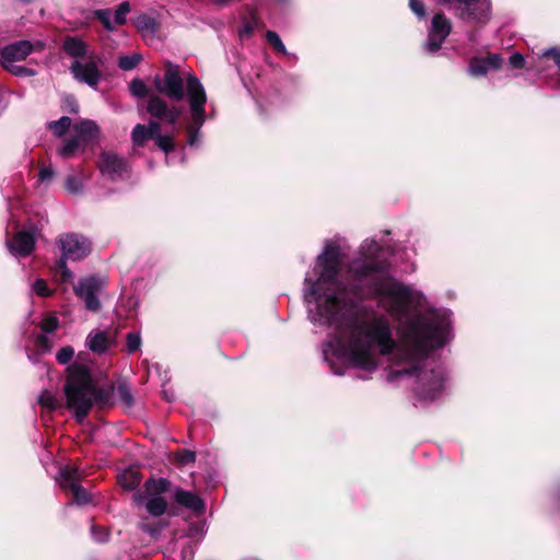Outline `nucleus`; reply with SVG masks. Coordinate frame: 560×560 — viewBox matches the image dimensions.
Segmentation results:
<instances>
[{
	"label": "nucleus",
	"mask_w": 560,
	"mask_h": 560,
	"mask_svg": "<svg viewBox=\"0 0 560 560\" xmlns=\"http://www.w3.org/2000/svg\"><path fill=\"white\" fill-rule=\"evenodd\" d=\"M54 177V170L50 166H42L38 172V178L42 183L49 182Z\"/></svg>",
	"instance_id": "obj_41"
},
{
	"label": "nucleus",
	"mask_w": 560,
	"mask_h": 560,
	"mask_svg": "<svg viewBox=\"0 0 560 560\" xmlns=\"http://www.w3.org/2000/svg\"><path fill=\"white\" fill-rule=\"evenodd\" d=\"M74 136L86 147L98 138V127L92 120H82L73 126Z\"/></svg>",
	"instance_id": "obj_14"
},
{
	"label": "nucleus",
	"mask_w": 560,
	"mask_h": 560,
	"mask_svg": "<svg viewBox=\"0 0 560 560\" xmlns=\"http://www.w3.org/2000/svg\"><path fill=\"white\" fill-rule=\"evenodd\" d=\"M32 291L38 296H49L51 294V290L49 289L47 282L44 279H36L32 283Z\"/></svg>",
	"instance_id": "obj_30"
},
{
	"label": "nucleus",
	"mask_w": 560,
	"mask_h": 560,
	"mask_svg": "<svg viewBox=\"0 0 560 560\" xmlns=\"http://www.w3.org/2000/svg\"><path fill=\"white\" fill-rule=\"evenodd\" d=\"M129 90L132 95L144 98L150 94V89L141 79H133L129 84Z\"/></svg>",
	"instance_id": "obj_25"
},
{
	"label": "nucleus",
	"mask_w": 560,
	"mask_h": 560,
	"mask_svg": "<svg viewBox=\"0 0 560 560\" xmlns=\"http://www.w3.org/2000/svg\"><path fill=\"white\" fill-rule=\"evenodd\" d=\"M97 165L102 176L109 180L122 179L129 170L126 159L112 151L102 152Z\"/></svg>",
	"instance_id": "obj_9"
},
{
	"label": "nucleus",
	"mask_w": 560,
	"mask_h": 560,
	"mask_svg": "<svg viewBox=\"0 0 560 560\" xmlns=\"http://www.w3.org/2000/svg\"><path fill=\"white\" fill-rule=\"evenodd\" d=\"M410 9L420 18H423L425 14L424 5L421 0H410L409 1Z\"/></svg>",
	"instance_id": "obj_42"
},
{
	"label": "nucleus",
	"mask_w": 560,
	"mask_h": 560,
	"mask_svg": "<svg viewBox=\"0 0 560 560\" xmlns=\"http://www.w3.org/2000/svg\"><path fill=\"white\" fill-rule=\"evenodd\" d=\"M103 287V282L96 277L82 278L74 285L73 290L77 296L84 302L89 311L97 312L101 308V302L97 294Z\"/></svg>",
	"instance_id": "obj_10"
},
{
	"label": "nucleus",
	"mask_w": 560,
	"mask_h": 560,
	"mask_svg": "<svg viewBox=\"0 0 560 560\" xmlns=\"http://www.w3.org/2000/svg\"><path fill=\"white\" fill-rule=\"evenodd\" d=\"M171 460L178 466H186L195 463L196 453L189 450H179L171 455Z\"/></svg>",
	"instance_id": "obj_22"
},
{
	"label": "nucleus",
	"mask_w": 560,
	"mask_h": 560,
	"mask_svg": "<svg viewBox=\"0 0 560 560\" xmlns=\"http://www.w3.org/2000/svg\"><path fill=\"white\" fill-rule=\"evenodd\" d=\"M130 11V7L128 2H122L119 4L118 9L115 12V23L117 25H122L126 22V15Z\"/></svg>",
	"instance_id": "obj_35"
},
{
	"label": "nucleus",
	"mask_w": 560,
	"mask_h": 560,
	"mask_svg": "<svg viewBox=\"0 0 560 560\" xmlns=\"http://www.w3.org/2000/svg\"><path fill=\"white\" fill-rule=\"evenodd\" d=\"M66 189L73 195H78L83 190V183L81 178L74 175H69L66 178Z\"/></svg>",
	"instance_id": "obj_28"
},
{
	"label": "nucleus",
	"mask_w": 560,
	"mask_h": 560,
	"mask_svg": "<svg viewBox=\"0 0 560 560\" xmlns=\"http://www.w3.org/2000/svg\"><path fill=\"white\" fill-rule=\"evenodd\" d=\"M92 534H93L95 540H97V541H104L106 539V534H104V533L100 537L96 536V528L94 526H92Z\"/></svg>",
	"instance_id": "obj_44"
},
{
	"label": "nucleus",
	"mask_w": 560,
	"mask_h": 560,
	"mask_svg": "<svg viewBox=\"0 0 560 560\" xmlns=\"http://www.w3.org/2000/svg\"><path fill=\"white\" fill-rule=\"evenodd\" d=\"M366 238L341 280L342 254L336 242H326L304 280V301L314 325L335 329L322 346L324 360L336 375L337 363L373 372L381 355L394 363L389 381L413 377L417 404L439 399L446 388L444 368L429 354L450 338L451 312L427 308L422 292L388 275L393 246Z\"/></svg>",
	"instance_id": "obj_1"
},
{
	"label": "nucleus",
	"mask_w": 560,
	"mask_h": 560,
	"mask_svg": "<svg viewBox=\"0 0 560 560\" xmlns=\"http://www.w3.org/2000/svg\"><path fill=\"white\" fill-rule=\"evenodd\" d=\"M151 119L148 125L138 124L131 132L132 143L141 147L147 140H155V144L168 154L174 150V133L186 129L188 144H199V130L205 122V107H147Z\"/></svg>",
	"instance_id": "obj_2"
},
{
	"label": "nucleus",
	"mask_w": 560,
	"mask_h": 560,
	"mask_svg": "<svg viewBox=\"0 0 560 560\" xmlns=\"http://www.w3.org/2000/svg\"><path fill=\"white\" fill-rule=\"evenodd\" d=\"M58 319L54 316H49L42 322L40 328L47 335L55 331L58 327Z\"/></svg>",
	"instance_id": "obj_37"
},
{
	"label": "nucleus",
	"mask_w": 560,
	"mask_h": 560,
	"mask_svg": "<svg viewBox=\"0 0 560 560\" xmlns=\"http://www.w3.org/2000/svg\"><path fill=\"white\" fill-rule=\"evenodd\" d=\"M81 472L78 468L63 466L59 469L56 478L63 491H70L73 494L74 502L86 504L90 502V494L80 486Z\"/></svg>",
	"instance_id": "obj_8"
},
{
	"label": "nucleus",
	"mask_w": 560,
	"mask_h": 560,
	"mask_svg": "<svg viewBox=\"0 0 560 560\" xmlns=\"http://www.w3.org/2000/svg\"><path fill=\"white\" fill-rule=\"evenodd\" d=\"M97 19L103 23L105 28L112 31L114 30V25L110 22V13L107 10H98L96 11Z\"/></svg>",
	"instance_id": "obj_38"
},
{
	"label": "nucleus",
	"mask_w": 560,
	"mask_h": 560,
	"mask_svg": "<svg viewBox=\"0 0 560 560\" xmlns=\"http://www.w3.org/2000/svg\"><path fill=\"white\" fill-rule=\"evenodd\" d=\"M141 482V476L137 470L127 469L119 475V483L124 489L133 490Z\"/></svg>",
	"instance_id": "obj_20"
},
{
	"label": "nucleus",
	"mask_w": 560,
	"mask_h": 560,
	"mask_svg": "<svg viewBox=\"0 0 560 560\" xmlns=\"http://www.w3.org/2000/svg\"><path fill=\"white\" fill-rule=\"evenodd\" d=\"M85 145L73 135L66 139L58 148L57 153L62 159H70L80 150H84Z\"/></svg>",
	"instance_id": "obj_18"
},
{
	"label": "nucleus",
	"mask_w": 560,
	"mask_h": 560,
	"mask_svg": "<svg viewBox=\"0 0 560 560\" xmlns=\"http://www.w3.org/2000/svg\"><path fill=\"white\" fill-rule=\"evenodd\" d=\"M74 355V349L70 346L61 348L57 354L56 359L60 364H67L69 363Z\"/></svg>",
	"instance_id": "obj_33"
},
{
	"label": "nucleus",
	"mask_w": 560,
	"mask_h": 560,
	"mask_svg": "<svg viewBox=\"0 0 560 560\" xmlns=\"http://www.w3.org/2000/svg\"><path fill=\"white\" fill-rule=\"evenodd\" d=\"M505 65L511 69H523L525 66L524 56L521 52H512Z\"/></svg>",
	"instance_id": "obj_34"
},
{
	"label": "nucleus",
	"mask_w": 560,
	"mask_h": 560,
	"mask_svg": "<svg viewBox=\"0 0 560 560\" xmlns=\"http://www.w3.org/2000/svg\"><path fill=\"white\" fill-rule=\"evenodd\" d=\"M266 39L267 42L273 47L275 50L278 52H281L283 55H287V48L283 45L281 38L279 35L273 31H267L266 32Z\"/></svg>",
	"instance_id": "obj_26"
},
{
	"label": "nucleus",
	"mask_w": 560,
	"mask_h": 560,
	"mask_svg": "<svg viewBox=\"0 0 560 560\" xmlns=\"http://www.w3.org/2000/svg\"><path fill=\"white\" fill-rule=\"evenodd\" d=\"M139 528L148 534H150L151 536H156L160 534L161 529H162V526L160 525H151L150 523H148L147 521H142L140 524H139Z\"/></svg>",
	"instance_id": "obj_39"
},
{
	"label": "nucleus",
	"mask_w": 560,
	"mask_h": 560,
	"mask_svg": "<svg viewBox=\"0 0 560 560\" xmlns=\"http://www.w3.org/2000/svg\"><path fill=\"white\" fill-rule=\"evenodd\" d=\"M38 402L49 409L52 410L57 407V399L56 397L48 390H44L38 398Z\"/></svg>",
	"instance_id": "obj_31"
},
{
	"label": "nucleus",
	"mask_w": 560,
	"mask_h": 560,
	"mask_svg": "<svg viewBox=\"0 0 560 560\" xmlns=\"http://www.w3.org/2000/svg\"><path fill=\"white\" fill-rule=\"evenodd\" d=\"M35 347L38 352L46 353L52 348L51 340L46 335L37 336L35 339Z\"/></svg>",
	"instance_id": "obj_32"
},
{
	"label": "nucleus",
	"mask_w": 560,
	"mask_h": 560,
	"mask_svg": "<svg viewBox=\"0 0 560 560\" xmlns=\"http://www.w3.org/2000/svg\"><path fill=\"white\" fill-rule=\"evenodd\" d=\"M102 63L101 58L91 51L88 58L83 60H74L70 67L73 77L90 86H96L101 80L100 65Z\"/></svg>",
	"instance_id": "obj_7"
},
{
	"label": "nucleus",
	"mask_w": 560,
	"mask_h": 560,
	"mask_svg": "<svg viewBox=\"0 0 560 560\" xmlns=\"http://www.w3.org/2000/svg\"><path fill=\"white\" fill-rule=\"evenodd\" d=\"M57 244L61 256L57 261V269L65 280L72 278V272L67 267V261H77L85 258L91 253V242L83 235L67 233L58 237Z\"/></svg>",
	"instance_id": "obj_5"
},
{
	"label": "nucleus",
	"mask_w": 560,
	"mask_h": 560,
	"mask_svg": "<svg viewBox=\"0 0 560 560\" xmlns=\"http://www.w3.org/2000/svg\"><path fill=\"white\" fill-rule=\"evenodd\" d=\"M175 501L194 512L201 513L205 510L203 501L191 491L176 489L174 492Z\"/></svg>",
	"instance_id": "obj_15"
},
{
	"label": "nucleus",
	"mask_w": 560,
	"mask_h": 560,
	"mask_svg": "<svg viewBox=\"0 0 560 560\" xmlns=\"http://www.w3.org/2000/svg\"><path fill=\"white\" fill-rule=\"evenodd\" d=\"M9 72L15 75H33L34 71L22 66H18L14 62L11 65H2Z\"/></svg>",
	"instance_id": "obj_36"
},
{
	"label": "nucleus",
	"mask_w": 560,
	"mask_h": 560,
	"mask_svg": "<svg viewBox=\"0 0 560 560\" xmlns=\"http://www.w3.org/2000/svg\"><path fill=\"white\" fill-rule=\"evenodd\" d=\"M142 60V56L138 52H133L129 56H122L118 60V66L124 71H129L136 68Z\"/></svg>",
	"instance_id": "obj_24"
},
{
	"label": "nucleus",
	"mask_w": 560,
	"mask_h": 560,
	"mask_svg": "<svg viewBox=\"0 0 560 560\" xmlns=\"http://www.w3.org/2000/svg\"><path fill=\"white\" fill-rule=\"evenodd\" d=\"M67 407L73 412L77 421L82 422L92 407H104L108 399V392L97 387L85 368L71 371L65 384Z\"/></svg>",
	"instance_id": "obj_4"
},
{
	"label": "nucleus",
	"mask_w": 560,
	"mask_h": 560,
	"mask_svg": "<svg viewBox=\"0 0 560 560\" xmlns=\"http://www.w3.org/2000/svg\"><path fill=\"white\" fill-rule=\"evenodd\" d=\"M36 243V236L31 231H20L14 234L12 240L7 242L9 252L15 257L28 256Z\"/></svg>",
	"instance_id": "obj_11"
},
{
	"label": "nucleus",
	"mask_w": 560,
	"mask_h": 560,
	"mask_svg": "<svg viewBox=\"0 0 560 560\" xmlns=\"http://www.w3.org/2000/svg\"><path fill=\"white\" fill-rule=\"evenodd\" d=\"M544 57H550L560 70V47H550L542 51Z\"/></svg>",
	"instance_id": "obj_40"
},
{
	"label": "nucleus",
	"mask_w": 560,
	"mask_h": 560,
	"mask_svg": "<svg viewBox=\"0 0 560 560\" xmlns=\"http://www.w3.org/2000/svg\"><path fill=\"white\" fill-rule=\"evenodd\" d=\"M141 347V336L137 331L128 332L126 336V349L128 353L136 352Z\"/></svg>",
	"instance_id": "obj_27"
},
{
	"label": "nucleus",
	"mask_w": 560,
	"mask_h": 560,
	"mask_svg": "<svg viewBox=\"0 0 560 560\" xmlns=\"http://www.w3.org/2000/svg\"><path fill=\"white\" fill-rule=\"evenodd\" d=\"M156 93L173 102L187 101L189 105H205L207 93L200 80L192 72H183L180 67L170 60L164 61L162 74H155L152 81Z\"/></svg>",
	"instance_id": "obj_3"
},
{
	"label": "nucleus",
	"mask_w": 560,
	"mask_h": 560,
	"mask_svg": "<svg viewBox=\"0 0 560 560\" xmlns=\"http://www.w3.org/2000/svg\"><path fill=\"white\" fill-rule=\"evenodd\" d=\"M118 398L127 406L132 407L135 404L132 393L126 384H119L117 387Z\"/></svg>",
	"instance_id": "obj_29"
},
{
	"label": "nucleus",
	"mask_w": 560,
	"mask_h": 560,
	"mask_svg": "<svg viewBox=\"0 0 560 560\" xmlns=\"http://www.w3.org/2000/svg\"><path fill=\"white\" fill-rule=\"evenodd\" d=\"M450 21L443 14H435L432 19V26L427 44L429 50L436 51L450 34Z\"/></svg>",
	"instance_id": "obj_12"
},
{
	"label": "nucleus",
	"mask_w": 560,
	"mask_h": 560,
	"mask_svg": "<svg viewBox=\"0 0 560 560\" xmlns=\"http://www.w3.org/2000/svg\"><path fill=\"white\" fill-rule=\"evenodd\" d=\"M136 25L145 38H153L159 30L156 21L145 15L138 18Z\"/></svg>",
	"instance_id": "obj_19"
},
{
	"label": "nucleus",
	"mask_w": 560,
	"mask_h": 560,
	"mask_svg": "<svg viewBox=\"0 0 560 560\" xmlns=\"http://www.w3.org/2000/svg\"><path fill=\"white\" fill-rule=\"evenodd\" d=\"M4 101V98H0V102Z\"/></svg>",
	"instance_id": "obj_45"
},
{
	"label": "nucleus",
	"mask_w": 560,
	"mask_h": 560,
	"mask_svg": "<svg viewBox=\"0 0 560 560\" xmlns=\"http://www.w3.org/2000/svg\"><path fill=\"white\" fill-rule=\"evenodd\" d=\"M85 345L92 352L103 353L109 348L110 340L105 331L92 330L86 337Z\"/></svg>",
	"instance_id": "obj_16"
},
{
	"label": "nucleus",
	"mask_w": 560,
	"mask_h": 560,
	"mask_svg": "<svg viewBox=\"0 0 560 560\" xmlns=\"http://www.w3.org/2000/svg\"><path fill=\"white\" fill-rule=\"evenodd\" d=\"M71 127V118L63 116L58 120H52L48 122V128L56 135L57 137L63 136L69 128Z\"/></svg>",
	"instance_id": "obj_23"
},
{
	"label": "nucleus",
	"mask_w": 560,
	"mask_h": 560,
	"mask_svg": "<svg viewBox=\"0 0 560 560\" xmlns=\"http://www.w3.org/2000/svg\"><path fill=\"white\" fill-rule=\"evenodd\" d=\"M62 47L75 60H83L91 52L88 50L86 44L77 37H66Z\"/></svg>",
	"instance_id": "obj_17"
},
{
	"label": "nucleus",
	"mask_w": 560,
	"mask_h": 560,
	"mask_svg": "<svg viewBox=\"0 0 560 560\" xmlns=\"http://www.w3.org/2000/svg\"><path fill=\"white\" fill-rule=\"evenodd\" d=\"M505 66L503 57L499 54H492V71L502 69Z\"/></svg>",
	"instance_id": "obj_43"
},
{
	"label": "nucleus",
	"mask_w": 560,
	"mask_h": 560,
	"mask_svg": "<svg viewBox=\"0 0 560 560\" xmlns=\"http://www.w3.org/2000/svg\"><path fill=\"white\" fill-rule=\"evenodd\" d=\"M490 67L488 58H474L469 65V72L474 77H485Z\"/></svg>",
	"instance_id": "obj_21"
},
{
	"label": "nucleus",
	"mask_w": 560,
	"mask_h": 560,
	"mask_svg": "<svg viewBox=\"0 0 560 560\" xmlns=\"http://www.w3.org/2000/svg\"><path fill=\"white\" fill-rule=\"evenodd\" d=\"M33 50V45L28 40H21L3 48L1 52V63L11 65L24 60Z\"/></svg>",
	"instance_id": "obj_13"
},
{
	"label": "nucleus",
	"mask_w": 560,
	"mask_h": 560,
	"mask_svg": "<svg viewBox=\"0 0 560 560\" xmlns=\"http://www.w3.org/2000/svg\"><path fill=\"white\" fill-rule=\"evenodd\" d=\"M559 497H560V488H559Z\"/></svg>",
	"instance_id": "obj_46"
},
{
	"label": "nucleus",
	"mask_w": 560,
	"mask_h": 560,
	"mask_svg": "<svg viewBox=\"0 0 560 560\" xmlns=\"http://www.w3.org/2000/svg\"><path fill=\"white\" fill-rule=\"evenodd\" d=\"M144 491H138L133 494V502L137 506H144L145 511L154 517L162 516L167 509V502L162 497L170 488V481L160 478L145 481Z\"/></svg>",
	"instance_id": "obj_6"
}]
</instances>
